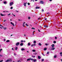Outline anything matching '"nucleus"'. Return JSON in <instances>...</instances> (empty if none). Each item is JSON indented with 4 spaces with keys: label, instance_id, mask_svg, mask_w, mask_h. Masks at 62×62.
<instances>
[{
    "label": "nucleus",
    "instance_id": "nucleus-64",
    "mask_svg": "<svg viewBox=\"0 0 62 62\" xmlns=\"http://www.w3.org/2000/svg\"><path fill=\"white\" fill-rule=\"evenodd\" d=\"M27 52L28 53H29V51H27Z\"/></svg>",
    "mask_w": 62,
    "mask_h": 62
},
{
    "label": "nucleus",
    "instance_id": "nucleus-37",
    "mask_svg": "<svg viewBox=\"0 0 62 62\" xmlns=\"http://www.w3.org/2000/svg\"><path fill=\"white\" fill-rule=\"evenodd\" d=\"M17 62H21V61L20 60H19Z\"/></svg>",
    "mask_w": 62,
    "mask_h": 62
},
{
    "label": "nucleus",
    "instance_id": "nucleus-13",
    "mask_svg": "<svg viewBox=\"0 0 62 62\" xmlns=\"http://www.w3.org/2000/svg\"><path fill=\"white\" fill-rule=\"evenodd\" d=\"M28 46H30L31 45V43H28Z\"/></svg>",
    "mask_w": 62,
    "mask_h": 62
},
{
    "label": "nucleus",
    "instance_id": "nucleus-53",
    "mask_svg": "<svg viewBox=\"0 0 62 62\" xmlns=\"http://www.w3.org/2000/svg\"><path fill=\"white\" fill-rule=\"evenodd\" d=\"M45 21H46V20H47V19H46V18H45Z\"/></svg>",
    "mask_w": 62,
    "mask_h": 62
},
{
    "label": "nucleus",
    "instance_id": "nucleus-48",
    "mask_svg": "<svg viewBox=\"0 0 62 62\" xmlns=\"http://www.w3.org/2000/svg\"><path fill=\"white\" fill-rule=\"evenodd\" d=\"M16 12H19V11H17V10H16Z\"/></svg>",
    "mask_w": 62,
    "mask_h": 62
},
{
    "label": "nucleus",
    "instance_id": "nucleus-14",
    "mask_svg": "<svg viewBox=\"0 0 62 62\" xmlns=\"http://www.w3.org/2000/svg\"><path fill=\"white\" fill-rule=\"evenodd\" d=\"M44 27H46V28H47V27H48V26L47 25H45Z\"/></svg>",
    "mask_w": 62,
    "mask_h": 62
},
{
    "label": "nucleus",
    "instance_id": "nucleus-38",
    "mask_svg": "<svg viewBox=\"0 0 62 62\" xmlns=\"http://www.w3.org/2000/svg\"><path fill=\"white\" fill-rule=\"evenodd\" d=\"M13 9V7H11V9Z\"/></svg>",
    "mask_w": 62,
    "mask_h": 62
},
{
    "label": "nucleus",
    "instance_id": "nucleus-27",
    "mask_svg": "<svg viewBox=\"0 0 62 62\" xmlns=\"http://www.w3.org/2000/svg\"><path fill=\"white\" fill-rule=\"evenodd\" d=\"M53 43H56V41H54L53 42Z\"/></svg>",
    "mask_w": 62,
    "mask_h": 62
},
{
    "label": "nucleus",
    "instance_id": "nucleus-46",
    "mask_svg": "<svg viewBox=\"0 0 62 62\" xmlns=\"http://www.w3.org/2000/svg\"><path fill=\"white\" fill-rule=\"evenodd\" d=\"M28 19H30V17H28Z\"/></svg>",
    "mask_w": 62,
    "mask_h": 62
},
{
    "label": "nucleus",
    "instance_id": "nucleus-6",
    "mask_svg": "<svg viewBox=\"0 0 62 62\" xmlns=\"http://www.w3.org/2000/svg\"><path fill=\"white\" fill-rule=\"evenodd\" d=\"M40 4H44V2L42 1H40Z\"/></svg>",
    "mask_w": 62,
    "mask_h": 62
},
{
    "label": "nucleus",
    "instance_id": "nucleus-4",
    "mask_svg": "<svg viewBox=\"0 0 62 62\" xmlns=\"http://www.w3.org/2000/svg\"><path fill=\"white\" fill-rule=\"evenodd\" d=\"M13 2H10V6H12V5H13Z\"/></svg>",
    "mask_w": 62,
    "mask_h": 62
},
{
    "label": "nucleus",
    "instance_id": "nucleus-54",
    "mask_svg": "<svg viewBox=\"0 0 62 62\" xmlns=\"http://www.w3.org/2000/svg\"><path fill=\"white\" fill-rule=\"evenodd\" d=\"M38 31L39 32H40V31L39 30H38Z\"/></svg>",
    "mask_w": 62,
    "mask_h": 62
},
{
    "label": "nucleus",
    "instance_id": "nucleus-24",
    "mask_svg": "<svg viewBox=\"0 0 62 62\" xmlns=\"http://www.w3.org/2000/svg\"><path fill=\"white\" fill-rule=\"evenodd\" d=\"M3 3L4 4H7V2H3Z\"/></svg>",
    "mask_w": 62,
    "mask_h": 62
},
{
    "label": "nucleus",
    "instance_id": "nucleus-52",
    "mask_svg": "<svg viewBox=\"0 0 62 62\" xmlns=\"http://www.w3.org/2000/svg\"><path fill=\"white\" fill-rule=\"evenodd\" d=\"M44 11V9H42V11Z\"/></svg>",
    "mask_w": 62,
    "mask_h": 62
},
{
    "label": "nucleus",
    "instance_id": "nucleus-25",
    "mask_svg": "<svg viewBox=\"0 0 62 62\" xmlns=\"http://www.w3.org/2000/svg\"><path fill=\"white\" fill-rule=\"evenodd\" d=\"M39 46H41V44H40V43H39Z\"/></svg>",
    "mask_w": 62,
    "mask_h": 62
},
{
    "label": "nucleus",
    "instance_id": "nucleus-56",
    "mask_svg": "<svg viewBox=\"0 0 62 62\" xmlns=\"http://www.w3.org/2000/svg\"><path fill=\"white\" fill-rule=\"evenodd\" d=\"M12 50H14L13 49V48H12Z\"/></svg>",
    "mask_w": 62,
    "mask_h": 62
},
{
    "label": "nucleus",
    "instance_id": "nucleus-33",
    "mask_svg": "<svg viewBox=\"0 0 62 62\" xmlns=\"http://www.w3.org/2000/svg\"><path fill=\"white\" fill-rule=\"evenodd\" d=\"M26 36V35L25 34H24V37Z\"/></svg>",
    "mask_w": 62,
    "mask_h": 62
},
{
    "label": "nucleus",
    "instance_id": "nucleus-3",
    "mask_svg": "<svg viewBox=\"0 0 62 62\" xmlns=\"http://www.w3.org/2000/svg\"><path fill=\"white\" fill-rule=\"evenodd\" d=\"M19 44H20V43H19V42H18L16 43V46H18V45H19Z\"/></svg>",
    "mask_w": 62,
    "mask_h": 62
},
{
    "label": "nucleus",
    "instance_id": "nucleus-62",
    "mask_svg": "<svg viewBox=\"0 0 62 62\" xmlns=\"http://www.w3.org/2000/svg\"><path fill=\"white\" fill-rule=\"evenodd\" d=\"M23 42H25V41H24Z\"/></svg>",
    "mask_w": 62,
    "mask_h": 62
},
{
    "label": "nucleus",
    "instance_id": "nucleus-8",
    "mask_svg": "<svg viewBox=\"0 0 62 62\" xmlns=\"http://www.w3.org/2000/svg\"><path fill=\"white\" fill-rule=\"evenodd\" d=\"M21 50L22 51H24L25 50V49L23 48H22L21 49Z\"/></svg>",
    "mask_w": 62,
    "mask_h": 62
},
{
    "label": "nucleus",
    "instance_id": "nucleus-39",
    "mask_svg": "<svg viewBox=\"0 0 62 62\" xmlns=\"http://www.w3.org/2000/svg\"><path fill=\"white\" fill-rule=\"evenodd\" d=\"M26 26H28V25L27 24V23H26Z\"/></svg>",
    "mask_w": 62,
    "mask_h": 62
},
{
    "label": "nucleus",
    "instance_id": "nucleus-15",
    "mask_svg": "<svg viewBox=\"0 0 62 62\" xmlns=\"http://www.w3.org/2000/svg\"><path fill=\"white\" fill-rule=\"evenodd\" d=\"M38 59H40V58H41V57H40V56H38Z\"/></svg>",
    "mask_w": 62,
    "mask_h": 62
},
{
    "label": "nucleus",
    "instance_id": "nucleus-7",
    "mask_svg": "<svg viewBox=\"0 0 62 62\" xmlns=\"http://www.w3.org/2000/svg\"><path fill=\"white\" fill-rule=\"evenodd\" d=\"M55 49V48L54 47H52L51 48V50H54Z\"/></svg>",
    "mask_w": 62,
    "mask_h": 62
},
{
    "label": "nucleus",
    "instance_id": "nucleus-28",
    "mask_svg": "<svg viewBox=\"0 0 62 62\" xmlns=\"http://www.w3.org/2000/svg\"><path fill=\"white\" fill-rule=\"evenodd\" d=\"M31 47H33L34 46V45L33 44H32L31 45Z\"/></svg>",
    "mask_w": 62,
    "mask_h": 62
},
{
    "label": "nucleus",
    "instance_id": "nucleus-17",
    "mask_svg": "<svg viewBox=\"0 0 62 62\" xmlns=\"http://www.w3.org/2000/svg\"><path fill=\"white\" fill-rule=\"evenodd\" d=\"M32 51L34 52H36V50L34 49Z\"/></svg>",
    "mask_w": 62,
    "mask_h": 62
},
{
    "label": "nucleus",
    "instance_id": "nucleus-2",
    "mask_svg": "<svg viewBox=\"0 0 62 62\" xmlns=\"http://www.w3.org/2000/svg\"><path fill=\"white\" fill-rule=\"evenodd\" d=\"M9 61H10V62H11L12 61V60H8L6 61V62H8Z\"/></svg>",
    "mask_w": 62,
    "mask_h": 62
},
{
    "label": "nucleus",
    "instance_id": "nucleus-16",
    "mask_svg": "<svg viewBox=\"0 0 62 62\" xmlns=\"http://www.w3.org/2000/svg\"><path fill=\"white\" fill-rule=\"evenodd\" d=\"M25 22H24L23 24V27H24L25 26H24V23H25Z\"/></svg>",
    "mask_w": 62,
    "mask_h": 62
},
{
    "label": "nucleus",
    "instance_id": "nucleus-43",
    "mask_svg": "<svg viewBox=\"0 0 62 62\" xmlns=\"http://www.w3.org/2000/svg\"><path fill=\"white\" fill-rule=\"evenodd\" d=\"M3 60H2L0 61V62H3Z\"/></svg>",
    "mask_w": 62,
    "mask_h": 62
},
{
    "label": "nucleus",
    "instance_id": "nucleus-21",
    "mask_svg": "<svg viewBox=\"0 0 62 62\" xmlns=\"http://www.w3.org/2000/svg\"><path fill=\"white\" fill-rule=\"evenodd\" d=\"M9 42V40H8L6 41V42Z\"/></svg>",
    "mask_w": 62,
    "mask_h": 62
},
{
    "label": "nucleus",
    "instance_id": "nucleus-36",
    "mask_svg": "<svg viewBox=\"0 0 62 62\" xmlns=\"http://www.w3.org/2000/svg\"><path fill=\"white\" fill-rule=\"evenodd\" d=\"M4 29V30H6V29H7V28H5Z\"/></svg>",
    "mask_w": 62,
    "mask_h": 62
},
{
    "label": "nucleus",
    "instance_id": "nucleus-19",
    "mask_svg": "<svg viewBox=\"0 0 62 62\" xmlns=\"http://www.w3.org/2000/svg\"><path fill=\"white\" fill-rule=\"evenodd\" d=\"M18 47H16L15 48V50H17V49H18Z\"/></svg>",
    "mask_w": 62,
    "mask_h": 62
},
{
    "label": "nucleus",
    "instance_id": "nucleus-51",
    "mask_svg": "<svg viewBox=\"0 0 62 62\" xmlns=\"http://www.w3.org/2000/svg\"><path fill=\"white\" fill-rule=\"evenodd\" d=\"M4 41H6V39H4Z\"/></svg>",
    "mask_w": 62,
    "mask_h": 62
},
{
    "label": "nucleus",
    "instance_id": "nucleus-29",
    "mask_svg": "<svg viewBox=\"0 0 62 62\" xmlns=\"http://www.w3.org/2000/svg\"><path fill=\"white\" fill-rule=\"evenodd\" d=\"M49 53H50V52H47V54H49Z\"/></svg>",
    "mask_w": 62,
    "mask_h": 62
},
{
    "label": "nucleus",
    "instance_id": "nucleus-49",
    "mask_svg": "<svg viewBox=\"0 0 62 62\" xmlns=\"http://www.w3.org/2000/svg\"><path fill=\"white\" fill-rule=\"evenodd\" d=\"M23 42V40H22L21 41V42Z\"/></svg>",
    "mask_w": 62,
    "mask_h": 62
},
{
    "label": "nucleus",
    "instance_id": "nucleus-45",
    "mask_svg": "<svg viewBox=\"0 0 62 62\" xmlns=\"http://www.w3.org/2000/svg\"><path fill=\"white\" fill-rule=\"evenodd\" d=\"M60 54H62V52H61V53H60Z\"/></svg>",
    "mask_w": 62,
    "mask_h": 62
},
{
    "label": "nucleus",
    "instance_id": "nucleus-12",
    "mask_svg": "<svg viewBox=\"0 0 62 62\" xmlns=\"http://www.w3.org/2000/svg\"><path fill=\"white\" fill-rule=\"evenodd\" d=\"M51 47H54V44H52L51 45Z\"/></svg>",
    "mask_w": 62,
    "mask_h": 62
},
{
    "label": "nucleus",
    "instance_id": "nucleus-59",
    "mask_svg": "<svg viewBox=\"0 0 62 62\" xmlns=\"http://www.w3.org/2000/svg\"><path fill=\"white\" fill-rule=\"evenodd\" d=\"M33 36H34V33H33Z\"/></svg>",
    "mask_w": 62,
    "mask_h": 62
},
{
    "label": "nucleus",
    "instance_id": "nucleus-41",
    "mask_svg": "<svg viewBox=\"0 0 62 62\" xmlns=\"http://www.w3.org/2000/svg\"><path fill=\"white\" fill-rule=\"evenodd\" d=\"M45 45L46 46H47V45H48V44H46Z\"/></svg>",
    "mask_w": 62,
    "mask_h": 62
},
{
    "label": "nucleus",
    "instance_id": "nucleus-40",
    "mask_svg": "<svg viewBox=\"0 0 62 62\" xmlns=\"http://www.w3.org/2000/svg\"><path fill=\"white\" fill-rule=\"evenodd\" d=\"M28 5H30V3H28Z\"/></svg>",
    "mask_w": 62,
    "mask_h": 62
},
{
    "label": "nucleus",
    "instance_id": "nucleus-57",
    "mask_svg": "<svg viewBox=\"0 0 62 62\" xmlns=\"http://www.w3.org/2000/svg\"><path fill=\"white\" fill-rule=\"evenodd\" d=\"M0 56H2V55H0Z\"/></svg>",
    "mask_w": 62,
    "mask_h": 62
},
{
    "label": "nucleus",
    "instance_id": "nucleus-32",
    "mask_svg": "<svg viewBox=\"0 0 62 62\" xmlns=\"http://www.w3.org/2000/svg\"><path fill=\"white\" fill-rule=\"evenodd\" d=\"M24 6H26V4L25 3L24 4Z\"/></svg>",
    "mask_w": 62,
    "mask_h": 62
},
{
    "label": "nucleus",
    "instance_id": "nucleus-50",
    "mask_svg": "<svg viewBox=\"0 0 62 62\" xmlns=\"http://www.w3.org/2000/svg\"><path fill=\"white\" fill-rule=\"evenodd\" d=\"M33 45H34V46H36V44H33Z\"/></svg>",
    "mask_w": 62,
    "mask_h": 62
},
{
    "label": "nucleus",
    "instance_id": "nucleus-30",
    "mask_svg": "<svg viewBox=\"0 0 62 62\" xmlns=\"http://www.w3.org/2000/svg\"><path fill=\"white\" fill-rule=\"evenodd\" d=\"M12 14L14 16V17L15 16V15H14L13 13Z\"/></svg>",
    "mask_w": 62,
    "mask_h": 62
},
{
    "label": "nucleus",
    "instance_id": "nucleus-9",
    "mask_svg": "<svg viewBox=\"0 0 62 62\" xmlns=\"http://www.w3.org/2000/svg\"><path fill=\"white\" fill-rule=\"evenodd\" d=\"M11 24L13 25V26H14V23H13L12 22H11Z\"/></svg>",
    "mask_w": 62,
    "mask_h": 62
},
{
    "label": "nucleus",
    "instance_id": "nucleus-20",
    "mask_svg": "<svg viewBox=\"0 0 62 62\" xmlns=\"http://www.w3.org/2000/svg\"><path fill=\"white\" fill-rule=\"evenodd\" d=\"M33 43H36V41H34Z\"/></svg>",
    "mask_w": 62,
    "mask_h": 62
},
{
    "label": "nucleus",
    "instance_id": "nucleus-10",
    "mask_svg": "<svg viewBox=\"0 0 62 62\" xmlns=\"http://www.w3.org/2000/svg\"><path fill=\"white\" fill-rule=\"evenodd\" d=\"M0 15L1 16H5V15H3L2 13H0Z\"/></svg>",
    "mask_w": 62,
    "mask_h": 62
},
{
    "label": "nucleus",
    "instance_id": "nucleus-34",
    "mask_svg": "<svg viewBox=\"0 0 62 62\" xmlns=\"http://www.w3.org/2000/svg\"><path fill=\"white\" fill-rule=\"evenodd\" d=\"M32 57H33V58H34V57H35V56H32Z\"/></svg>",
    "mask_w": 62,
    "mask_h": 62
},
{
    "label": "nucleus",
    "instance_id": "nucleus-35",
    "mask_svg": "<svg viewBox=\"0 0 62 62\" xmlns=\"http://www.w3.org/2000/svg\"><path fill=\"white\" fill-rule=\"evenodd\" d=\"M2 49H0V52H1V51H2Z\"/></svg>",
    "mask_w": 62,
    "mask_h": 62
},
{
    "label": "nucleus",
    "instance_id": "nucleus-18",
    "mask_svg": "<svg viewBox=\"0 0 62 62\" xmlns=\"http://www.w3.org/2000/svg\"><path fill=\"white\" fill-rule=\"evenodd\" d=\"M39 7H37L36 8V9H39Z\"/></svg>",
    "mask_w": 62,
    "mask_h": 62
},
{
    "label": "nucleus",
    "instance_id": "nucleus-5",
    "mask_svg": "<svg viewBox=\"0 0 62 62\" xmlns=\"http://www.w3.org/2000/svg\"><path fill=\"white\" fill-rule=\"evenodd\" d=\"M32 58H30V59H27V61H30V60H32Z\"/></svg>",
    "mask_w": 62,
    "mask_h": 62
},
{
    "label": "nucleus",
    "instance_id": "nucleus-23",
    "mask_svg": "<svg viewBox=\"0 0 62 62\" xmlns=\"http://www.w3.org/2000/svg\"><path fill=\"white\" fill-rule=\"evenodd\" d=\"M46 50H47V48H45L44 49V50L45 51Z\"/></svg>",
    "mask_w": 62,
    "mask_h": 62
},
{
    "label": "nucleus",
    "instance_id": "nucleus-61",
    "mask_svg": "<svg viewBox=\"0 0 62 62\" xmlns=\"http://www.w3.org/2000/svg\"><path fill=\"white\" fill-rule=\"evenodd\" d=\"M18 21H22V20H20V19H19L18 20Z\"/></svg>",
    "mask_w": 62,
    "mask_h": 62
},
{
    "label": "nucleus",
    "instance_id": "nucleus-63",
    "mask_svg": "<svg viewBox=\"0 0 62 62\" xmlns=\"http://www.w3.org/2000/svg\"><path fill=\"white\" fill-rule=\"evenodd\" d=\"M50 1H52V0H49Z\"/></svg>",
    "mask_w": 62,
    "mask_h": 62
},
{
    "label": "nucleus",
    "instance_id": "nucleus-47",
    "mask_svg": "<svg viewBox=\"0 0 62 62\" xmlns=\"http://www.w3.org/2000/svg\"><path fill=\"white\" fill-rule=\"evenodd\" d=\"M6 12H9V11H6Z\"/></svg>",
    "mask_w": 62,
    "mask_h": 62
},
{
    "label": "nucleus",
    "instance_id": "nucleus-60",
    "mask_svg": "<svg viewBox=\"0 0 62 62\" xmlns=\"http://www.w3.org/2000/svg\"><path fill=\"white\" fill-rule=\"evenodd\" d=\"M35 32V31H34L33 32V33H34Z\"/></svg>",
    "mask_w": 62,
    "mask_h": 62
},
{
    "label": "nucleus",
    "instance_id": "nucleus-26",
    "mask_svg": "<svg viewBox=\"0 0 62 62\" xmlns=\"http://www.w3.org/2000/svg\"><path fill=\"white\" fill-rule=\"evenodd\" d=\"M54 57V58H56V55H55Z\"/></svg>",
    "mask_w": 62,
    "mask_h": 62
},
{
    "label": "nucleus",
    "instance_id": "nucleus-55",
    "mask_svg": "<svg viewBox=\"0 0 62 62\" xmlns=\"http://www.w3.org/2000/svg\"><path fill=\"white\" fill-rule=\"evenodd\" d=\"M0 26H2V27H3V26H2V25H0Z\"/></svg>",
    "mask_w": 62,
    "mask_h": 62
},
{
    "label": "nucleus",
    "instance_id": "nucleus-42",
    "mask_svg": "<svg viewBox=\"0 0 62 62\" xmlns=\"http://www.w3.org/2000/svg\"><path fill=\"white\" fill-rule=\"evenodd\" d=\"M10 14L11 13H9V14H8V15H10Z\"/></svg>",
    "mask_w": 62,
    "mask_h": 62
},
{
    "label": "nucleus",
    "instance_id": "nucleus-31",
    "mask_svg": "<svg viewBox=\"0 0 62 62\" xmlns=\"http://www.w3.org/2000/svg\"><path fill=\"white\" fill-rule=\"evenodd\" d=\"M44 61V59H42V61Z\"/></svg>",
    "mask_w": 62,
    "mask_h": 62
},
{
    "label": "nucleus",
    "instance_id": "nucleus-11",
    "mask_svg": "<svg viewBox=\"0 0 62 62\" xmlns=\"http://www.w3.org/2000/svg\"><path fill=\"white\" fill-rule=\"evenodd\" d=\"M20 45V46H23V43H21Z\"/></svg>",
    "mask_w": 62,
    "mask_h": 62
},
{
    "label": "nucleus",
    "instance_id": "nucleus-22",
    "mask_svg": "<svg viewBox=\"0 0 62 62\" xmlns=\"http://www.w3.org/2000/svg\"><path fill=\"white\" fill-rule=\"evenodd\" d=\"M32 29H34V30H35V28L33 27H32L31 28Z\"/></svg>",
    "mask_w": 62,
    "mask_h": 62
},
{
    "label": "nucleus",
    "instance_id": "nucleus-44",
    "mask_svg": "<svg viewBox=\"0 0 62 62\" xmlns=\"http://www.w3.org/2000/svg\"><path fill=\"white\" fill-rule=\"evenodd\" d=\"M55 39H57V37H55Z\"/></svg>",
    "mask_w": 62,
    "mask_h": 62
},
{
    "label": "nucleus",
    "instance_id": "nucleus-1",
    "mask_svg": "<svg viewBox=\"0 0 62 62\" xmlns=\"http://www.w3.org/2000/svg\"><path fill=\"white\" fill-rule=\"evenodd\" d=\"M31 60L32 61H33V62H36V61H37L36 59L35 60V59H32V58Z\"/></svg>",
    "mask_w": 62,
    "mask_h": 62
},
{
    "label": "nucleus",
    "instance_id": "nucleus-58",
    "mask_svg": "<svg viewBox=\"0 0 62 62\" xmlns=\"http://www.w3.org/2000/svg\"><path fill=\"white\" fill-rule=\"evenodd\" d=\"M16 24H15V25H16Z\"/></svg>",
    "mask_w": 62,
    "mask_h": 62
}]
</instances>
